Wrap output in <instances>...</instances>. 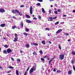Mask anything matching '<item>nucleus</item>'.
I'll return each instance as SVG.
<instances>
[{
    "mask_svg": "<svg viewBox=\"0 0 75 75\" xmlns=\"http://www.w3.org/2000/svg\"><path fill=\"white\" fill-rule=\"evenodd\" d=\"M37 68V65H35L29 71L30 74H32V72H34V71H35L36 70V68Z\"/></svg>",
    "mask_w": 75,
    "mask_h": 75,
    "instance_id": "f257e3e1",
    "label": "nucleus"
},
{
    "mask_svg": "<svg viewBox=\"0 0 75 75\" xmlns=\"http://www.w3.org/2000/svg\"><path fill=\"white\" fill-rule=\"evenodd\" d=\"M59 59L63 60L64 58V54H62L59 55Z\"/></svg>",
    "mask_w": 75,
    "mask_h": 75,
    "instance_id": "f03ea898",
    "label": "nucleus"
},
{
    "mask_svg": "<svg viewBox=\"0 0 75 75\" xmlns=\"http://www.w3.org/2000/svg\"><path fill=\"white\" fill-rule=\"evenodd\" d=\"M30 13L31 15L33 14V6H30Z\"/></svg>",
    "mask_w": 75,
    "mask_h": 75,
    "instance_id": "7ed1b4c3",
    "label": "nucleus"
},
{
    "mask_svg": "<svg viewBox=\"0 0 75 75\" xmlns=\"http://www.w3.org/2000/svg\"><path fill=\"white\" fill-rule=\"evenodd\" d=\"M7 52L8 54L12 52V50L10 48H8L7 50Z\"/></svg>",
    "mask_w": 75,
    "mask_h": 75,
    "instance_id": "20e7f679",
    "label": "nucleus"
},
{
    "mask_svg": "<svg viewBox=\"0 0 75 75\" xmlns=\"http://www.w3.org/2000/svg\"><path fill=\"white\" fill-rule=\"evenodd\" d=\"M62 31V29H60L58 30L56 32V34H59V33H61V31Z\"/></svg>",
    "mask_w": 75,
    "mask_h": 75,
    "instance_id": "39448f33",
    "label": "nucleus"
},
{
    "mask_svg": "<svg viewBox=\"0 0 75 75\" xmlns=\"http://www.w3.org/2000/svg\"><path fill=\"white\" fill-rule=\"evenodd\" d=\"M72 73V70H69L68 71V75H71Z\"/></svg>",
    "mask_w": 75,
    "mask_h": 75,
    "instance_id": "423d86ee",
    "label": "nucleus"
},
{
    "mask_svg": "<svg viewBox=\"0 0 75 75\" xmlns=\"http://www.w3.org/2000/svg\"><path fill=\"white\" fill-rule=\"evenodd\" d=\"M0 11L1 13H4L5 11V10H4V9L0 8Z\"/></svg>",
    "mask_w": 75,
    "mask_h": 75,
    "instance_id": "0eeeda50",
    "label": "nucleus"
},
{
    "mask_svg": "<svg viewBox=\"0 0 75 75\" xmlns=\"http://www.w3.org/2000/svg\"><path fill=\"white\" fill-rule=\"evenodd\" d=\"M18 40V37H15L14 38V40H13L14 42H16Z\"/></svg>",
    "mask_w": 75,
    "mask_h": 75,
    "instance_id": "6e6552de",
    "label": "nucleus"
},
{
    "mask_svg": "<svg viewBox=\"0 0 75 75\" xmlns=\"http://www.w3.org/2000/svg\"><path fill=\"white\" fill-rule=\"evenodd\" d=\"M0 26L1 27H4L6 26V24L4 23L1 24Z\"/></svg>",
    "mask_w": 75,
    "mask_h": 75,
    "instance_id": "1a4fd4ad",
    "label": "nucleus"
},
{
    "mask_svg": "<svg viewBox=\"0 0 75 75\" xmlns=\"http://www.w3.org/2000/svg\"><path fill=\"white\" fill-rule=\"evenodd\" d=\"M25 47H26L27 48H29V47H30V45L29 44H26V45H25Z\"/></svg>",
    "mask_w": 75,
    "mask_h": 75,
    "instance_id": "9d476101",
    "label": "nucleus"
},
{
    "mask_svg": "<svg viewBox=\"0 0 75 75\" xmlns=\"http://www.w3.org/2000/svg\"><path fill=\"white\" fill-rule=\"evenodd\" d=\"M26 22L27 23H32V22L31 21H30V20H27L26 21Z\"/></svg>",
    "mask_w": 75,
    "mask_h": 75,
    "instance_id": "9b49d317",
    "label": "nucleus"
},
{
    "mask_svg": "<svg viewBox=\"0 0 75 75\" xmlns=\"http://www.w3.org/2000/svg\"><path fill=\"white\" fill-rule=\"evenodd\" d=\"M57 18V17L56 16L55 18H52V17H50L49 19L50 20H52V19H56Z\"/></svg>",
    "mask_w": 75,
    "mask_h": 75,
    "instance_id": "f8f14e48",
    "label": "nucleus"
},
{
    "mask_svg": "<svg viewBox=\"0 0 75 75\" xmlns=\"http://www.w3.org/2000/svg\"><path fill=\"white\" fill-rule=\"evenodd\" d=\"M54 59V58L51 59L49 62V64H50L51 62H52V60H53V59Z\"/></svg>",
    "mask_w": 75,
    "mask_h": 75,
    "instance_id": "ddd939ff",
    "label": "nucleus"
},
{
    "mask_svg": "<svg viewBox=\"0 0 75 75\" xmlns=\"http://www.w3.org/2000/svg\"><path fill=\"white\" fill-rule=\"evenodd\" d=\"M25 17L26 18H31L30 16L28 15H26Z\"/></svg>",
    "mask_w": 75,
    "mask_h": 75,
    "instance_id": "4468645a",
    "label": "nucleus"
},
{
    "mask_svg": "<svg viewBox=\"0 0 75 75\" xmlns=\"http://www.w3.org/2000/svg\"><path fill=\"white\" fill-rule=\"evenodd\" d=\"M21 27H22V28H23V25H24L23 21H22L21 22Z\"/></svg>",
    "mask_w": 75,
    "mask_h": 75,
    "instance_id": "2eb2a0df",
    "label": "nucleus"
},
{
    "mask_svg": "<svg viewBox=\"0 0 75 75\" xmlns=\"http://www.w3.org/2000/svg\"><path fill=\"white\" fill-rule=\"evenodd\" d=\"M45 40L42 41V44H43V45H45Z\"/></svg>",
    "mask_w": 75,
    "mask_h": 75,
    "instance_id": "dca6fc26",
    "label": "nucleus"
},
{
    "mask_svg": "<svg viewBox=\"0 0 75 75\" xmlns=\"http://www.w3.org/2000/svg\"><path fill=\"white\" fill-rule=\"evenodd\" d=\"M72 64H74L75 63V60L74 59H73L71 60V62Z\"/></svg>",
    "mask_w": 75,
    "mask_h": 75,
    "instance_id": "f3484780",
    "label": "nucleus"
},
{
    "mask_svg": "<svg viewBox=\"0 0 75 75\" xmlns=\"http://www.w3.org/2000/svg\"><path fill=\"white\" fill-rule=\"evenodd\" d=\"M12 12L13 13V14H16V12L15 10H12Z\"/></svg>",
    "mask_w": 75,
    "mask_h": 75,
    "instance_id": "a211bd4d",
    "label": "nucleus"
},
{
    "mask_svg": "<svg viewBox=\"0 0 75 75\" xmlns=\"http://www.w3.org/2000/svg\"><path fill=\"white\" fill-rule=\"evenodd\" d=\"M29 30H30V29L28 28H26L25 30V31L26 32H28V31H29Z\"/></svg>",
    "mask_w": 75,
    "mask_h": 75,
    "instance_id": "6ab92c4d",
    "label": "nucleus"
},
{
    "mask_svg": "<svg viewBox=\"0 0 75 75\" xmlns=\"http://www.w3.org/2000/svg\"><path fill=\"white\" fill-rule=\"evenodd\" d=\"M16 74L17 75H18L19 74H18V70H16Z\"/></svg>",
    "mask_w": 75,
    "mask_h": 75,
    "instance_id": "aec40b11",
    "label": "nucleus"
},
{
    "mask_svg": "<svg viewBox=\"0 0 75 75\" xmlns=\"http://www.w3.org/2000/svg\"><path fill=\"white\" fill-rule=\"evenodd\" d=\"M15 12H16V13H17V14H18L20 12H19V11H18V10L16 9L15 10Z\"/></svg>",
    "mask_w": 75,
    "mask_h": 75,
    "instance_id": "412c9836",
    "label": "nucleus"
},
{
    "mask_svg": "<svg viewBox=\"0 0 75 75\" xmlns=\"http://www.w3.org/2000/svg\"><path fill=\"white\" fill-rule=\"evenodd\" d=\"M33 45H35V46H37V45H38V44L37 43H36L35 42L33 43Z\"/></svg>",
    "mask_w": 75,
    "mask_h": 75,
    "instance_id": "4be33fe9",
    "label": "nucleus"
},
{
    "mask_svg": "<svg viewBox=\"0 0 75 75\" xmlns=\"http://www.w3.org/2000/svg\"><path fill=\"white\" fill-rule=\"evenodd\" d=\"M42 13H45V10H44V8H42Z\"/></svg>",
    "mask_w": 75,
    "mask_h": 75,
    "instance_id": "5701e85b",
    "label": "nucleus"
},
{
    "mask_svg": "<svg viewBox=\"0 0 75 75\" xmlns=\"http://www.w3.org/2000/svg\"><path fill=\"white\" fill-rule=\"evenodd\" d=\"M3 52L4 54H7V52L6 50H4Z\"/></svg>",
    "mask_w": 75,
    "mask_h": 75,
    "instance_id": "b1692460",
    "label": "nucleus"
},
{
    "mask_svg": "<svg viewBox=\"0 0 75 75\" xmlns=\"http://www.w3.org/2000/svg\"><path fill=\"white\" fill-rule=\"evenodd\" d=\"M33 55H37V53L35 52H34L33 53Z\"/></svg>",
    "mask_w": 75,
    "mask_h": 75,
    "instance_id": "393cba45",
    "label": "nucleus"
},
{
    "mask_svg": "<svg viewBox=\"0 0 75 75\" xmlns=\"http://www.w3.org/2000/svg\"><path fill=\"white\" fill-rule=\"evenodd\" d=\"M59 21H57L55 23V25H58V24H59Z\"/></svg>",
    "mask_w": 75,
    "mask_h": 75,
    "instance_id": "a878e982",
    "label": "nucleus"
},
{
    "mask_svg": "<svg viewBox=\"0 0 75 75\" xmlns=\"http://www.w3.org/2000/svg\"><path fill=\"white\" fill-rule=\"evenodd\" d=\"M41 60L42 61V62H44V61H45V59H44L42 58H41Z\"/></svg>",
    "mask_w": 75,
    "mask_h": 75,
    "instance_id": "bb28decb",
    "label": "nucleus"
},
{
    "mask_svg": "<svg viewBox=\"0 0 75 75\" xmlns=\"http://www.w3.org/2000/svg\"><path fill=\"white\" fill-rule=\"evenodd\" d=\"M17 61V62H20V61H21V60H20V59H18L16 60Z\"/></svg>",
    "mask_w": 75,
    "mask_h": 75,
    "instance_id": "cd10ccee",
    "label": "nucleus"
},
{
    "mask_svg": "<svg viewBox=\"0 0 75 75\" xmlns=\"http://www.w3.org/2000/svg\"><path fill=\"white\" fill-rule=\"evenodd\" d=\"M39 52L41 54H43L42 51L41 50H40V51H39Z\"/></svg>",
    "mask_w": 75,
    "mask_h": 75,
    "instance_id": "c85d7f7f",
    "label": "nucleus"
},
{
    "mask_svg": "<svg viewBox=\"0 0 75 75\" xmlns=\"http://www.w3.org/2000/svg\"><path fill=\"white\" fill-rule=\"evenodd\" d=\"M4 47H5V48H8V45H5L4 46Z\"/></svg>",
    "mask_w": 75,
    "mask_h": 75,
    "instance_id": "c756f323",
    "label": "nucleus"
},
{
    "mask_svg": "<svg viewBox=\"0 0 75 75\" xmlns=\"http://www.w3.org/2000/svg\"><path fill=\"white\" fill-rule=\"evenodd\" d=\"M8 68H10V69H14V67L11 66L8 67Z\"/></svg>",
    "mask_w": 75,
    "mask_h": 75,
    "instance_id": "7c9ffc66",
    "label": "nucleus"
},
{
    "mask_svg": "<svg viewBox=\"0 0 75 75\" xmlns=\"http://www.w3.org/2000/svg\"><path fill=\"white\" fill-rule=\"evenodd\" d=\"M16 28V26H14L12 27V29H15Z\"/></svg>",
    "mask_w": 75,
    "mask_h": 75,
    "instance_id": "2f4dec72",
    "label": "nucleus"
},
{
    "mask_svg": "<svg viewBox=\"0 0 75 75\" xmlns=\"http://www.w3.org/2000/svg\"><path fill=\"white\" fill-rule=\"evenodd\" d=\"M41 5V4L40 3H38L37 4H36V6H40Z\"/></svg>",
    "mask_w": 75,
    "mask_h": 75,
    "instance_id": "473e14b6",
    "label": "nucleus"
},
{
    "mask_svg": "<svg viewBox=\"0 0 75 75\" xmlns=\"http://www.w3.org/2000/svg\"><path fill=\"white\" fill-rule=\"evenodd\" d=\"M54 13L55 14H58V12H57V11H54Z\"/></svg>",
    "mask_w": 75,
    "mask_h": 75,
    "instance_id": "72a5a7b5",
    "label": "nucleus"
},
{
    "mask_svg": "<svg viewBox=\"0 0 75 75\" xmlns=\"http://www.w3.org/2000/svg\"><path fill=\"white\" fill-rule=\"evenodd\" d=\"M38 19H39V20H40L41 19V16H38Z\"/></svg>",
    "mask_w": 75,
    "mask_h": 75,
    "instance_id": "f704fd0d",
    "label": "nucleus"
},
{
    "mask_svg": "<svg viewBox=\"0 0 75 75\" xmlns=\"http://www.w3.org/2000/svg\"><path fill=\"white\" fill-rule=\"evenodd\" d=\"M29 69H30V67L28 66L27 69L26 71H28Z\"/></svg>",
    "mask_w": 75,
    "mask_h": 75,
    "instance_id": "c9c22d12",
    "label": "nucleus"
},
{
    "mask_svg": "<svg viewBox=\"0 0 75 75\" xmlns=\"http://www.w3.org/2000/svg\"><path fill=\"white\" fill-rule=\"evenodd\" d=\"M19 16H22V13H20V12L18 13Z\"/></svg>",
    "mask_w": 75,
    "mask_h": 75,
    "instance_id": "e433bc0d",
    "label": "nucleus"
},
{
    "mask_svg": "<svg viewBox=\"0 0 75 75\" xmlns=\"http://www.w3.org/2000/svg\"><path fill=\"white\" fill-rule=\"evenodd\" d=\"M59 48L60 50H61V46H60V44H59Z\"/></svg>",
    "mask_w": 75,
    "mask_h": 75,
    "instance_id": "4c0bfd02",
    "label": "nucleus"
},
{
    "mask_svg": "<svg viewBox=\"0 0 75 75\" xmlns=\"http://www.w3.org/2000/svg\"><path fill=\"white\" fill-rule=\"evenodd\" d=\"M57 73H58V72H59V73L61 72V71L59 70H58L57 71Z\"/></svg>",
    "mask_w": 75,
    "mask_h": 75,
    "instance_id": "58836bf2",
    "label": "nucleus"
},
{
    "mask_svg": "<svg viewBox=\"0 0 75 75\" xmlns=\"http://www.w3.org/2000/svg\"><path fill=\"white\" fill-rule=\"evenodd\" d=\"M46 30H48V31H50V29L49 28H45Z\"/></svg>",
    "mask_w": 75,
    "mask_h": 75,
    "instance_id": "ea45409f",
    "label": "nucleus"
},
{
    "mask_svg": "<svg viewBox=\"0 0 75 75\" xmlns=\"http://www.w3.org/2000/svg\"><path fill=\"white\" fill-rule=\"evenodd\" d=\"M23 34L24 35H26V36H27L28 35L27 34L25 33H23Z\"/></svg>",
    "mask_w": 75,
    "mask_h": 75,
    "instance_id": "a19ab883",
    "label": "nucleus"
},
{
    "mask_svg": "<svg viewBox=\"0 0 75 75\" xmlns=\"http://www.w3.org/2000/svg\"><path fill=\"white\" fill-rule=\"evenodd\" d=\"M57 11H58V12H59H59L61 11V9H59L57 10Z\"/></svg>",
    "mask_w": 75,
    "mask_h": 75,
    "instance_id": "79ce46f5",
    "label": "nucleus"
},
{
    "mask_svg": "<svg viewBox=\"0 0 75 75\" xmlns=\"http://www.w3.org/2000/svg\"><path fill=\"white\" fill-rule=\"evenodd\" d=\"M11 59L12 61H14V58H13L12 57L11 58Z\"/></svg>",
    "mask_w": 75,
    "mask_h": 75,
    "instance_id": "37998d69",
    "label": "nucleus"
},
{
    "mask_svg": "<svg viewBox=\"0 0 75 75\" xmlns=\"http://www.w3.org/2000/svg\"><path fill=\"white\" fill-rule=\"evenodd\" d=\"M47 57H48V56L45 55V57H43V58H47Z\"/></svg>",
    "mask_w": 75,
    "mask_h": 75,
    "instance_id": "c03bdc74",
    "label": "nucleus"
},
{
    "mask_svg": "<svg viewBox=\"0 0 75 75\" xmlns=\"http://www.w3.org/2000/svg\"><path fill=\"white\" fill-rule=\"evenodd\" d=\"M38 1L40 2H42V0H38Z\"/></svg>",
    "mask_w": 75,
    "mask_h": 75,
    "instance_id": "a18cd8bd",
    "label": "nucleus"
},
{
    "mask_svg": "<svg viewBox=\"0 0 75 75\" xmlns=\"http://www.w3.org/2000/svg\"><path fill=\"white\" fill-rule=\"evenodd\" d=\"M25 6L24 5H22L20 6V7L21 8V7H24Z\"/></svg>",
    "mask_w": 75,
    "mask_h": 75,
    "instance_id": "49530a36",
    "label": "nucleus"
},
{
    "mask_svg": "<svg viewBox=\"0 0 75 75\" xmlns=\"http://www.w3.org/2000/svg\"><path fill=\"white\" fill-rule=\"evenodd\" d=\"M18 35L17 34H15V37H17Z\"/></svg>",
    "mask_w": 75,
    "mask_h": 75,
    "instance_id": "de8ad7c7",
    "label": "nucleus"
},
{
    "mask_svg": "<svg viewBox=\"0 0 75 75\" xmlns=\"http://www.w3.org/2000/svg\"><path fill=\"white\" fill-rule=\"evenodd\" d=\"M49 13L50 14H51V10H49Z\"/></svg>",
    "mask_w": 75,
    "mask_h": 75,
    "instance_id": "09e8293b",
    "label": "nucleus"
},
{
    "mask_svg": "<svg viewBox=\"0 0 75 75\" xmlns=\"http://www.w3.org/2000/svg\"><path fill=\"white\" fill-rule=\"evenodd\" d=\"M64 34L66 35H69V34H68V33H64Z\"/></svg>",
    "mask_w": 75,
    "mask_h": 75,
    "instance_id": "8fccbe9b",
    "label": "nucleus"
},
{
    "mask_svg": "<svg viewBox=\"0 0 75 75\" xmlns=\"http://www.w3.org/2000/svg\"><path fill=\"white\" fill-rule=\"evenodd\" d=\"M23 51L22 50H21L20 51V53H21V54H22V53H23Z\"/></svg>",
    "mask_w": 75,
    "mask_h": 75,
    "instance_id": "3c124183",
    "label": "nucleus"
},
{
    "mask_svg": "<svg viewBox=\"0 0 75 75\" xmlns=\"http://www.w3.org/2000/svg\"><path fill=\"white\" fill-rule=\"evenodd\" d=\"M12 18H14V19H16V17L15 16H13Z\"/></svg>",
    "mask_w": 75,
    "mask_h": 75,
    "instance_id": "603ef678",
    "label": "nucleus"
},
{
    "mask_svg": "<svg viewBox=\"0 0 75 75\" xmlns=\"http://www.w3.org/2000/svg\"><path fill=\"white\" fill-rule=\"evenodd\" d=\"M33 19L34 20H37V18H34Z\"/></svg>",
    "mask_w": 75,
    "mask_h": 75,
    "instance_id": "864d4df0",
    "label": "nucleus"
},
{
    "mask_svg": "<svg viewBox=\"0 0 75 75\" xmlns=\"http://www.w3.org/2000/svg\"><path fill=\"white\" fill-rule=\"evenodd\" d=\"M54 72H56V69H54L53 70Z\"/></svg>",
    "mask_w": 75,
    "mask_h": 75,
    "instance_id": "5fc2aeb1",
    "label": "nucleus"
},
{
    "mask_svg": "<svg viewBox=\"0 0 75 75\" xmlns=\"http://www.w3.org/2000/svg\"><path fill=\"white\" fill-rule=\"evenodd\" d=\"M49 44H51V43H52L51 42L49 41Z\"/></svg>",
    "mask_w": 75,
    "mask_h": 75,
    "instance_id": "6e6d98bb",
    "label": "nucleus"
},
{
    "mask_svg": "<svg viewBox=\"0 0 75 75\" xmlns=\"http://www.w3.org/2000/svg\"><path fill=\"white\" fill-rule=\"evenodd\" d=\"M63 17H67V15H64L63 16Z\"/></svg>",
    "mask_w": 75,
    "mask_h": 75,
    "instance_id": "4d7b16f0",
    "label": "nucleus"
},
{
    "mask_svg": "<svg viewBox=\"0 0 75 75\" xmlns=\"http://www.w3.org/2000/svg\"><path fill=\"white\" fill-rule=\"evenodd\" d=\"M27 75V72H25L24 75Z\"/></svg>",
    "mask_w": 75,
    "mask_h": 75,
    "instance_id": "13d9d810",
    "label": "nucleus"
},
{
    "mask_svg": "<svg viewBox=\"0 0 75 75\" xmlns=\"http://www.w3.org/2000/svg\"><path fill=\"white\" fill-rule=\"evenodd\" d=\"M10 72H11V71H9L7 72V73H10Z\"/></svg>",
    "mask_w": 75,
    "mask_h": 75,
    "instance_id": "bf43d9fd",
    "label": "nucleus"
},
{
    "mask_svg": "<svg viewBox=\"0 0 75 75\" xmlns=\"http://www.w3.org/2000/svg\"><path fill=\"white\" fill-rule=\"evenodd\" d=\"M73 13H75V10H74L73 11Z\"/></svg>",
    "mask_w": 75,
    "mask_h": 75,
    "instance_id": "052dcab7",
    "label": "nucleus"
},
{
    "mask_svg": "<svg viewBox=\"0 0 75 75\" xmlns=\"http://www.w3.org/2000/svg\"><path fill=\"white\" fill-rule=\"evenodd\" d=\"M54 6L55 7H57V4H55Z\"/></svg>",
    "mask_w": 75,
    "mask_h": 75,
    "instance_id": "680f3d73",
    "label": "nucleus"
},
{
    "mask_svg": "<svg viewBox=\"0 0 75 75\" xmlns=\"http://www.w3.org/2000/svg\"><path fill=\"white\" fill-rule=\"evenodd\" d=\"M60 24H64V22H61V23H60Z\"/></svg>",
    "mask_w": 75,
    "mask_h": 75,
    "instance_id": "e2e57ef3",
    "label": "nucleus"
},
{
    "mask_svg": "<svg viewBox=\"0 0 75 75\" xmlns=\"http://www.w3.org/2000/svg\"><path fill=\"white\" fill-rule=\"evenodd\" d=\"M50 21H54V20H50Z\"/></svg>",
    "mask_w": 75,
    "mask_h": 75,
    "instance_id": "0e129e2a",
    "label": "nucleus"
},
{
    "mask_svg": "<svg viewBox=\"0 0 75 75\" xmlns=\"http://www.w3.org/2000/svg\"><path fill=\"white\" fill-rule=\"evenodd\" d=\"M50 7H53V5H51L50 6Z\"/></svg>",
    "mask_w": 75,
    "mask_h": 75,
    "instance_id": "69168bd1",
    "label": "nucleus"
},
{
    "mask_svg": "<svg viewBox=\"0 0 75 75\" xmlns=\"http://www.w3.org/2000/svg\"><path fill=\"white\" fill-rule=\"evenodd\" d=\"M70 40H68V42H69V41H70Z\"/></svg>",
    "mask_w": 75,
    "mask_h": 75,
    "instance_id": "338daca9",
    "label": "nucleus"
},
{
    "mask_svg": "<svg viewBox=\"0 0 75 75\" xmlns=\"http://www.w3.org/2000/svg\"><path fill=\"white\" fill-rule=\"evenodd\" d=\"M2 31V30H1V29H0V33H1V31Z\"/></svg>",
    "mask_w": 75,
    "mask_h": 75,
    "instance_id": "774afa93",
    "label": "nucleus"
}]
</instances>
